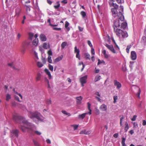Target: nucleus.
I'll return each mask as SVG.
<instances>
[{
    "mask_svg": "<svg viewBox=\"0 0 146 146\" xmlns=\"http://www.w3.org/2000/svg\"><path fill=\"white\" fill-rule=\"evenodd\" d=\"M109 2V4L110 6H113L114 8H111V12L113 17L116 19H120L123 21L124 20V17L123 15V7L122 6H120L118 10V6L113 1H116L118 3H121L123 2L122 0H110Z\"/></svg>",
    "mask_w": 146,
    "mask_h": 146,
    "instance_id": "obj_1",
    "label": "nucleus"
},
{
    "mask_svg": "<svg viewBox=\"0 0 146 146\" xmlns=\"http://www.w3.org/2000/svg\"><path fill=\"white\" fill-rule=\"evenodd\" d=\"M13 119L14 121L17 122L23 123L25 126L24 128H28V127L33 128L34 127V125L33 124L28 122L25 118L21 116L15 115L13 116Z\"/></svg>",
    "mask_w": 146,
    "mask_h": 146,
    "instance_id": "obj_2",
    "label": "nucleus"
},
{
    "mask_svg": "<svg viewBox=\"0 0 146 146\" xmlns=\"http://www.w3.org/2000/svg\"><path fill=\"white\" fill-rule=\"evenodd\" d=\"M28 115L31 119H34L36 118L38 121H42L44 119L43 117L37 111H29L28 113Z\"/></svg>",
    "mask_w": 146,
    "mask_h": 146,
    "instance_id": "obj_3",
    "label": "nucleus"
},
{
    "mask_svg": "<svg viewBox=\"0 0 146 146\" xmlns=\"http://www.w3.org/2000/svg\"><path fill=\"white\" fill-rule=\"evenodd\" d=\"M87 104L88 109L89 110V111L88 112L83 113L81 115H78V118H79L83 119L85 117V116L87 114H89L90 115H91L92 114V110L90 109L91 104L89 102H88L87 103Z\"/></svg>",
    "mask_w": 146,
    "mask_h": 146,
    "instance_id": "obj_4",
    "label": "nucleus"
},
{
    "mask_svg": "<svg viewBox=\"0 0 146 146\" xmlns=\"http://www.w3.org/2000/svg\"><path fill=\"white\" fill-rule=\"evenodd\" d=\"M114 31L116 33L117 35L119 37V39L121 40L123 31L119 29H115V28H114Z\"/></svg>",
    "mask_w": 146,
    "mask_h": 146,
    "instance_id": "obj_5",
    "label": "nucleus"
},
{
    "mask_svg": "<svg viewBox=\"0 0 146 146\" xmlns=\"http://www.w3.org/2000/svg\"><path fill=\"white\" fill-rule=\"evenodd\" d=\"M87 75L85 76L80 78V81L81 84V85L83 86L84 85V84H85L87 82Z\"/></svg>",
    "mask_w": 146,
    "mask_h": 146,
    "instance_id": "obj_6",
    "label": "nucleus"
},
{
    "mask_svg": "<svg viewBox=\"0 0 146 146\" xmlns=\"http://www.w3.org/2000/svg\"><path fill=\"white\" fill-rule=\"evenodd\" d=\"M74 52L75 53H76V58H78L80 60V50L79 48H78L76 46L75 47Z\"/></svg>",
    "mask_w": 146,
    "mask_h": 146,
    "instance_id": "obj_7",
    "label": "nucleus"
},
{
    "mask_svg": "<svg viewBox=\"0 0 146 146\" xmlns=\"http://www.w3.org/2000/svg\"><path fill=\"white\" fill-rule=\"evenodd\" d=\"M114 85L116 87V88L117 89L119 90L121 87V84L117 80H114Z\"/></svg>",
    "mask_w": 146,
    "mask_h": 146,
    "instance_id": "obj_8",
    "label": "nucleus"
},
{
    "mask_svg": "<svg viewBox=\"0 0 146 146\" xmlns=\"http://www.w3.org/2000/svg\"><path fill=\"white\" fill-rule=\"evenodd\" d=\"M120 27V24L119 22V21L118 20L116 21H115L114 22V28L115 29H119Z\"/></svg>",
    "mask_w": 146,
    "mask_h": 146,
    "instance_id": "obj_9",
    "label": "nucleus"
},
{
    "mask_svg": "<svg viewBox=\"0 0 146 146\" xmlns=\"http://www.w3.org/2000/svg\"><path fill=\"white\" fill-rule=\"evenodd\" d=\"M106 46L109 49L111 52L114 53H115V51L112 45H109L106 44H105Z\"/></svg>",
    "mask_w": 146,
    "mask_h": 146,
    "instance_id": "obj_10",
    "label": "nucleus"
},
{
    "mask_svg": "<svg viewBox=\"0 0 146 146\" xmlns=\"http://www.w3.org/2000/svg\"><path fill=\"white\" fill-rule=\"evenodd\" d=\"M12 106H14V107L18 106L20 108H23L24 107H25V106H24V105L22 106V105H21V106L20 104L17 103L15 102H13L12 103Z\"/></svg>",
    "mask_w": 146,
    "mask_h": 146,
    "instance_id": "obj_11",
    "label": "nucleus"
},
{
    "mask_svg": "<svg viewBox=\"0 0 146 146\" xmlns=\"http://www.w3.org/2000/svg\"><path fill=\"white\" fill-rule=\"evenodd\" d=\"M27 44H28V43H27L26 42H25L23 44V46H22V48L21 49V53L23 54H24L25 52V46Z\"/></svg>",
    "mask_w": 146,
    "mask_h": 146,
    "instance_id": "obj_12",
    "label": "nucleus"
},
{
    "mask_svg": "<svg viewBox=\"0 0 146 146\" xmlns=\"http://www.w3.org/2000/svg\"><path fill=\"white\" fill-rule=\"evenodd\" d=\"M131 57L133 60H135L137 58L136 54L135 52L132 51L131 53Z\"/></svg>",
    "mask_w": 146,
    "mask_h": 146,
    "instance_id": "obj_13",
    "label": "nucleus"
},
{
    "mask_svg": "<svg viewBox=\"0 0 146 146\" xmlns=\"http://www.w3.org/2000/svg\"><path fill=\"white\" fill-rule=\"evenodd\" d=\"M100 109L102 111H106L107 110V106L103 104L100 106Z\"/></svg>",
    "mask_w": 146,
    "mask_h": 146,
    "instance_id": "obj_14",
    "label": "nucleus"
},
{
    "mask_svg": "<svg viewBox=\"0 0 146 146\" xmlns=\"http://www.w3.org/2000/svg\"><path fill=\"white\" fill-rule=\"evenodd\" d=\"M77 101L76 103L78 105L80 104L81 103V101L82 99V97L81 96L77 97L76 98Z\"/></svg>",
    "mask_w": 146,
    "mask_h": 146,
    "instance_id": "obj_15",
    "label": "nucleus"
},
{
    "mask_svg": "<svg viewBox=\"0 0 146 146\" xmlns=\"http://www.w3.org/2000/svg\"><path fill=\"white\" fill-rule=\"evenodd\" d=\"M40 40L43 41H45L46 40V37L45 35L43 34H41L40 36Z\"/></svg>",
    "mask_w": 146,
    "mask_h": 146,
    "instance_id": "obj_16",
    "label": "nucleus"
},
{
    "mask_svg": "<svg viewBox=\"0 0 146 146\" xmlns=\"http://www.w3.org/2000/svg\"><path fill=\"white\" fill-rule=\"evenodd\" d=\"M128 36V35L126 31H123V33L121 36V40H123V39L126 38Z\"/></svg>",
    "mask_w": 146,
    "mask_h": 146,
    "instance_id": "obj_17",
    "label": "nucleus"
},
{
    "mask_svg": "<svg viewBox=\"0 0 146 146\" xmlns=\"http://www.w3.org/2000/svg\"><path fill=\"white\" fill-rule=\"evenodd\" d=\"M11 132L13 133L15 136L18 137V133H19V131L18 129H13L11 131Z\"/></svg>",
    "mask_w": 146,
    "mask_h": 146,
    "instance_id": "obj_18",
    "label": "nucleus"
},
{
    "mask_svg": "<svg viewBox=\"0 0 146 146\" xmlns=\"http://www.w3.org/2000/svg\"><path fill=\"white\" fill-rule=\"evenodd\" d=\"M91 133L90 131L84 129L80 133V134H89Z\"/></svg>",
    "mask_w": 146,
    "mask_h": 146,
    "instance_id": "obj_19",
    "label": "nucleus"
},
{
    "mask_svg": "<svg viewBox=\"0 0 146 146\" xmlns=\"http://www.w3.org/2000/svg\"><path fill=\"white\" fill-rule=\"evenodd\" d=\"M44 72L48 75L49 78V79H51L52 78V76L51 75L50 72L47 69H45L44 70Z\"/></svg>",
    "mask_w": 146,
    "mask_h": 146,
    "instance_id": "obj_20",
    "label": "nucleus"
},
{
    "mask_svg": "<svg viewBox=\"0 0 146 146\" xmlns=\"http://www.w3.org/2000/svg\"><path fill=\"white\" fill-rule=\"evenodd\" d=\"M127 24L126 22H123L121 23L120 28L123 29H125L127 27Z\"/></svg>",
    "mask_w": 146,
    "mask_h": 146,
    "instance_id": "obj_21",
    "label": "nucleus"
},
{
    "mask_svg": "<svg viewBox=\"0 0 146 146\" xmlns=\"http://www.w3.org/2000/svg\"><path fill=\"white\" fill-rule=\"evenodd\" d=\"M8 65L10 66V67L13 68L14 69H15L16 70H19L20 69V68H15L14 66L13 63V62L8 63Z\"/></svg>",
    "mask_w": 146,
    "mask_h": 146,
    "instance_id": "obj_22",
    "label": "nucleus"
},
{
    "mask_svg": "<svg viewBox=\"0 0 146 146\" xmlns=\"http://www.w3.org/2000/svg\"><path fill=\"white\" fill-rule=\"evenodd\" d=\"M38 42V38L35 39L33 41L32 44L33 45L36 46L37 45Z\"/></svg>",
    "mask_w": 146,
    "mask_h": 146,
    "instance_id": "obj_23",
    "label": "nucleus"
},
{
    "mask_svg": "<svg viewBox=\"0 0 146 146\" xmlns=\"http://www.w3.org/2000/svg\"><path fill=\"white\" fill-rule=\"evenodd\" d=\"M63 58V55H61L60 56L58 57L54 60V62H57L60 61Z\"/></svg>",
    "mask_w": 146,
    "mask_h": 146,
    "instance_id": "obj_24",
    "label": "nucleus"
},
{
    "mask_svg": "<svg viewBox=\"0 0 146 146\" xmlns=\"http://www.w3.org/2000/svg\"><path fill=\"white\" fill-rule=\"evenodd\" d=\"M102 52L104 54V57L106 58H108L109 57L108 54L106 53V51L105 50H103L102 51Z\"/></svg>",
    "mask_w": 146,
    "mask_h": 146,
    "instance_id": "obj_25",
    "label": "nucleus"
},
{
    "mask_svg": "<svg viewBox=\"0 0 146 146\" xmlns=\"http://www.w3.org/2000/svg\"><path fill=\"white\" fill-rule=\"evenodd\" d=\"M43 47L45 49H47L49 48V44L46 42H44L43 44Z\"/></svg>",
    "mask_w": 146,
    "mask_h": 146,
    "instance_id": "obj_26",
    "label": "nucleus"
},
{
    "mask_svg": "<svg viewBox=\"0 0 146 146\" xmlns=\"http://www.w3.org/2000/svg\"><path fill=\"white\" fill-rule=\"evenodd\" d=\"M20 13V10L19 8H17L16 9L15 16L17 17H19Z\"/></svg>",
    "mask_w": 146,
    "mask_h": 146,
    "instance_id": "obj_27",
    "label": "nucleus"
},
{
    "mask_svg": "<svg viewBox=\"0 0 146 146\" xmlns=\"http://www.w3.org/2000/svg\"><path fill=\"white\" fill-rule=\"evenodd\" d=\"M69 25V24L68 21H66L65 22V27L68 31L70 29L69 27H68Z\"/></svg>",
    "mask_w": 146,
    "mask_h": 146,
    "instance_id": "obj_28",
    "label": "nucleus"
},
{
    "mask_svg": "<svg viewBox=\"0 0 146 146\" xmlns=\"http://www.w3.org/2000/svg\"><path fill=\"white\" fill-rule=\"evenodd\" d=\"M84 56L86 59L89 60L90 59V55L88 53H85L84 54Z\"/></svg>",
    "mask_w": 146,
    "mask_h": 146,
    "instance_id": "obj_29",
    "label": "nucleus"
},
{
    "mask_svg": "<svg viewBox=\"0 0 146 146\" xmlns=\"http://www.w3.org/2000/svg\"><path fill=\"white\" fill-rule=\"evenodd\" d=\"M101 79L100 76L98 75L95 78L94 81L95 82H97L99 80Z\"/></svg>",
    "mask_w": 146,
    "mask_h": 146,
    "instance_id": "obj_30",
    "label": "nucleus"
},
{
    "mask_svg": "<svg viewBox=\"0 0 146 146\" xmlns=\"http://www.w3.org/2000/svg\"><path fill=\"white\" fill-rule=\"evenodd\" d=\"M67 42H63L62 43L61 45V48L62 49L64 48V47H65V46L67 45Z\"/></svg>",
    "mask_w": 146,
    "mask_h": 146,
    "instance_id": "obj_31",
    "label": "nucleus"
},
{
    "mask_svg": "<svg viewBox=\"0 0 146 146\" xmlns=\"http://www.w3.org/2000/svg\"><path fill=\"white\" fill-rule=\"evenodd\" d=\"M29 38L31 40L33 39V37H34V34L33 33H29Z\"/></svg>",
    "mask_w": 146,
    "mask_h": 146,
    "instance_id": "obj_32",
    "label": "nucleus"
},
{
    "mask_svg": "<svg viewBox=\"0 0 146 146\" xmlns=\"http://www.w3.org/2000/svg\"><path fill=\"white\" fill-rule=\"evenodd\" d=\"M41 75L40 73H38L37 76L36 78V80L38 81L40 80V78Z\"/></svg>",
    "mask_w": 146,
    "mask_h": 146,
    "instance_id": "obj_33",
    "label": "nucleus"
},
{
    "mask_svg": "<svg viewBox=\"0 0 146 146\" xmlns=\"http://www.w3.org/2000/svg\"><path fill=\"white\" fill-rule=\"evenodd\" d=\"M37 64L39 68L42 67L43 65V64L41 62H37Z\"/></svg>",
    "mask_w": 146,
    "mask_h": 146,
    "instance_id": "obj_34",
    "label": "nucleus"
},
{
    "mask_svg": "<svg viewBox=\"0 0 146 146\" xmlns=\"http://www.w3.org/2000/svg\"><path fill=\"white\" fill-rule=\"evenodd\" d=\"M80 14L83 18H85L86 16V13L84 11H81L80 13Z\"/></svg>",
    "mask_w": 146,
    "mask_h": 146,
    "instance_id": "obj_35",
    "label": "nucleus"
},
{
    "mask_svg": "<svg viewBox=\"0 0 146 146\" xmlns=\"http://www.w3.org/2000/svg\"><path fill=\"white\" fill-rule=\"evenodd\" d=\"M57 5H54V7L56 9H58L60 6V4L59 1H57L56 2Z\"/></svg>",
    "mask_w": 146,
    "mask_h": 146,
    "instance_id": "obj_36",
    "label": "nucleus"
},
{
    "mask_svg": "<svg viewBox=\"0 0 146 146\" xmlns=\"http://www.w3.org/2000/svg\"><path fill=\"white\" fill-rule=\"evenodd\" d=\"M48 61L50 63H52V60L51 59V57L50 56H48Z\"/></svg>",
    "mask_w": 146,
    "mask_h": 146,
    "instance_id": "obj_37",
    "label": "nucleus"
},
{
    "mask_svg": "<svg viewBox=\"0 0 146 146\" xmlns=\"http://www.w3.org/2000/svg\"><path fill=\"white\" fill-rule=\"evenodd\" d=\"M48 68L52 72L53 70V66L50 64H49L48 65Z\"/></svg>",
    "mask_w": 146,
    "mask_h": 146,
    "instance_id": "obj_38",
    "label": "nucleus"
},
{
    "mask_svg": "<svg viewBox=\"0 0 146 146\" xmlns=\"http://www.w3.org/2000/svg\"><path fill=\"white\" fill-rule=\"evenodd\" d=\"M11 98V95L9 94H7L6 96V100L8 101L9 99Z\"/></svg>",
    "mask_w": 146,
    "mask_h": 146,
    "instance_id": "obj_39",
    "label": "nucleus"
},
{
    "mask_svg": "<svg viewBox=\"0 0 146 146\" xmlns=\"http://www.w3.org/2000/svg\"><path fill=\"white\" fill-rule=\"evenodd\" d=\"M62 113L63 114L66 115H68V116H69L70 115V114L69 113H67L66 111L64 110H63L62 111Z\"/></svg>",
    "mask_w": 146,
    "mask_h": 146,
    "instance_id": "obj_40",
    "label": "nucleus"
},
{
    "mask_svg": "<svg viewBox=\"0 0 146 146\" xmlns=\"http://www.w3.org/2000/svg\"><path fill=\"white\" fill-rule=\"evenodd\" d=\"M33 142L34 145L36 146H39V144L36 141H35L34 140H33Z\"/></svg>",
    "mask_w": 146,
    "mask_h": 146,
    "instance_id": "obj_41",
    "label": "nucleus"
},
{
    "mask_svg": "<svg viewBox=\"0 0 146 146\" xmlns=\"http://www.w3.org/2000/svg\"><path fill=\"white\" fill-rule=\"evenodd\" d=\"M117 96H113V98L114 99L113 103H115L116 102V100L117 99Z\"/></svg>",
    "mask_w": 146,
    "mask_h": 146,
    "instance_id": "obj_42",
    "label": "nucleus"
},
{
    "mask_svg": "<svg viewBox=\"0 0 146 146\" xmlns=\"http://www.w3.org/2000/svg\"><path fill=\"white\" fill-rule=\"evenodd\" d=\"M137 116L136 115H134L133 116V117L131 119V121H135L136 119V118L137 117Z\"/></svg>",
    "mask_w": 146,
    "mask_h": 146,
    "instance_id": "obj_43",
    "label": "nucleus"
},
{
    "mask_svg": "<svg viewBox=\"0 0 146 146\" xmlns=\"http://www.w3.org/2000/svg\"><path fill=\"white\" fill-rule=\"evenodd\" d=\"M14 97H15V99L16 100L19 101V102H21V101H20L19 100V97L17 96H16V95H15Z\"/></svg>",
    "mask_w": 146,
    "mask_h": 146,
    "instance_id": "obj_44",
    "label": "nucleus"
},
{
    "mask_svg": "<svg viewBox=\"0 0 146 146\" xmlns=\"http://www.w3.org/2000/svg\"><path fill=\"white\" fill-rule=\"evenodd\" d=\"M48 56H52V51L50 50L48 52Z\"/></svg>",
    "mask_w": 146,
    "mask_h": 146,
    "instance_id": "obj_45",
    "label": "nucleus"
},
{
    "mask_svg": "<svg viewBox=\"0 0 146 146\" xmlns=\"http://www.w3.org/2000/svg\"><path fill=\"white\" fill-rule=\"evenodd\" d=\"M123 119H124V117L123 116H122L121 117V118H120V125H121V126L122 123L123 122Z\"/></svg>",
    "mask_w": 146,
    "mask_h": 146,
    "instance_id": "obj_46",
    "label": "nucleus"
},
{
    "mask_svg": "<svg viewBox=\"0 0 146 146\" xmlns=\"http://www.w3.org/2000/svg\"><path fill=\"white\" fill-rule=\"evenodd\" d=\"M21 35L19 33H18L17 36V40H19L21 37Z\"/></svg>",
    "mask_w": 146,
    "mask_h": 146,
    "instance_id": "obj_47",
    "label": "nucleus"
},
{
    "mask_svg": "<svg viewBox=\"0 0 146 146\" xmlns=\"http://www.w3.org/2000/svg\"><path fill=\"white\" fill-rule=\"evenodd\" d=\"M91 53L92 55H94L95 54V50L94 49L93 47L91 48Z\"/></svg>",
    "mask_w": 146,
    "mask_h": 146,
    "instance_id": "obj_48",
    "label": "nucleus"
},
{
    "mask_svg": "<svg viewBox=\"0 0 146 146\" xmlns=\"http://www.w3.org/2000/svg\"><path fill=\"white\" fill-rule=\"evenodd\" d=\"M46 102L47 104L50 105L51 103V101L50 100L48 99L46 100Z\"/></svg>",
    "mask_w": 146,
    "mask_h": 146,
    "instance_id": "obj_49",
    "label": "nucleus"
},
{
    "mask_svg": "<svg viewBox=\"0 0 146 146\" xmlns=\"http://www.w3.org/2000/svg\"><path fill=\"white\" fill-rule=\"evenodd\" d=\"M88 44L89 45V46L91 48L93 47L92 45L91 42L90 41V40H88L87 41Z\"/></svg>",
    "mask_w": 146,
    "mask_h": 146,
    "instance_id": "obj_50",
    "label": "nucleus"
},
{
    "mask_svg": "<svg viewBox=\"0 0 146 146\" xmlns=\"http://www.w3.org/2000/svg\"><path fill=\"white\" fill-rule=\"evenodd\" d=\"M53 30L56 31H60L61 30V28H58L56 27H54L53 28Z\"/></svg>",
    "mask_w": 146,
    "mask_h": 146,
    "instance_id": "obj_51",
    "label": "nucleus"
},
{
    "mask_svg": "<svg viewBox=\"0 0 146 146\" xmlns=\"http://www.w3.org/2000/svg\"><path fill=\"white\" fill-rule=\"evenodd\" d=\"M46 81L47 82V87L48 88H50V86L49 84V81L48 80V79L46 80Z\"/></svg>",
    "mask_w": 146,
    "mask_h": 146,
    "instance_id": "obj_52",
    "label": "nucleus"
},
{
    "mask_svg": "<svg viewBox=\"0 0 146 146\" xmlns=\"http://www.w3.org/2000/svg\"><path fill=\"white\" fill-rule=\"evenodd\" d=\"M71 126L72 127H73V128H78V125H71Z\"/></svg>",
    "mask_w": 146,
    "mask_h": 146,
    "instance_id": "obj_53",
    "label": "nucleus"
},
{
    "mask_svg": "<svg viewBox=\"0 0 146 146\" xmlns=\"http://www.w3.org/2000/svg\"><path fill=\"white\" fill-rule=\"evenodd\" d=\"M133 124L134 125V127L135 128H136L138 127V124L137 123L135 122H133Z\"/></svg>",
    "mask_w": 146,
    "mask_h": 146,
    "instance_id": "obj_54",
    "label": "nucleus"
},
{
    "mask_svg": "<svg viewBox=\"0 0 146 146\" xmlns=\"http://www.w3.org/2000/svg\"><path fill=\"white\" fill-rule=\"evenodd\" d=\"M141 93V91L140 89H139V90L138 91V93L137 94V97L139 98H140V95Z\"/></svg>",
    "mask_w": 146,
    "mask_h": 146,
    "instance_id": "obj_55",
    "label": "nucleus"
},
{
    "mask_svg": "<svg viewBox=\"0 0 146 146\" xmlns=\"http://www.w3.org/2000/svg\"><path fill=\"white\" fill-rule=\"evenodd\" d=\"M98 60V64H97L98 65H99V64L102 63L103 62H104V61H103V62H102V61H101V60L99 59Z\"/></svg>",
    "mask_w": 146,
    "mask_h": 146,
    "instance_id": "obj_56",
    "label": "nucleus"
},
{
    "mask_svg": "<svg viewBox=\"0 0 146 146\" xmlns=\"http://www.w3.org/2000/svg\"><path fill=\"white\" fill-rule=\"evenodd\" d=\"M68 2L67 0H63L61 1V3L64 4H66Z\"/></svg>",
    "mask_w": 146,
    "mask_h": 146,
    "instance_id": "obj_57",
    "label": "nucleus"
},
{
    "mask_svg": "<svg viewBox=\"0 0 146 146\" xmlns=\"http://www.w3.org/2000/svg\"><path fill=\"white\" fill-rule=\"evenodd\" d=\"M142 39L144 42H146V37L143 36L142 38Z\"/></svg>",
    "mask_w": 146,
    "mask_h": 146,
    "instance_id": "obj_58",
    "label": "nucleus"
},
{
    "mask_svg": "<svg viewBox=\"0 0 146 146\" xmlns=\"http://www.w3.org/2000/svg\"><path fill=\"white\" fill-rule=\"evenodd\" d=\"M118 135V133H115L113 135V136L115 138H117Z\"/></svg>",
    "mask_w": 146,
    "mask_h": 146,
    "instance_id": "obj_59",
    "label": "nucleus"
},
{
    "mask_svg": "<svg viewBox=\"0 0 146 146\" xmlns=\"http://www.w3.org/2000/svg\"><path fill=\"white\" fill-rule=\"evenodd\" d=\"M35 133L38 135H40L41 134V133L38 131H35Z\"/></svg>",
    "mask_w": 146,
    "mask_h": 146,
    "instance_id": "obj_60",
    "label": "nucleus"
},
{
    "mask_svg": "<svg viewBox=\"0 0 146 146\" xmlns=\"http://www.w3.org/2000/svg\"><path fill=\"white\" fill-rule=\"evenodd\" d=\"M79 30L80 31H83V28L81 27L80 26L78 27Z\"/></svg>",
    "mask_w": 146,
    "mask_h": 146,
    "instance_id": "obj_61",
    "label": "nucleus"
},
{
    "mask_svg": "<svg viewBox=\"0 0 146 146\" xmlns=\"http://www.w3.org/2000/svg\"><path fill=\"white\" fill-rule=\"evenodd\" d=\"M142 125H146V121L145 120H143V121Z\"/></svg>",
    "mask_w": 146,
    "mask_h": 146,
    "instance_id": "obj_62",
    "label": "nucleus"
},
{
    "mask_svg": "<svg viewBox=\"0 0 146 146\" xmlns=\"http://www.w3.org/2000/svg\"><path fill=\"white\" fill-rule=\"evenodd\" d=\"M95 94L96 95H97V96H99V97H100V95L99 94V92H96L95 93Z\"/></svg>",
    "mask_w": 146,
    "mask_h": 146,
    "instance_id": "obj_63",
    "label": "nucleus"
},
{
    "mask_svg": "<svg viewBox=\"0 0 146 146\" xmlns=\"http://www.w3.org/2000/svg\"><path fill=\"white\" fill-rule=\"evenodd\" d=\"M96 113L97 115L99 114L100 113V111L98 110L97 109L96 110Z\"/></svg>",
    "mask_w": 146,
    "mask_h": 146,
    "instance_id": "obj_64",
    "label": "nucleus"
}]
</instances>
